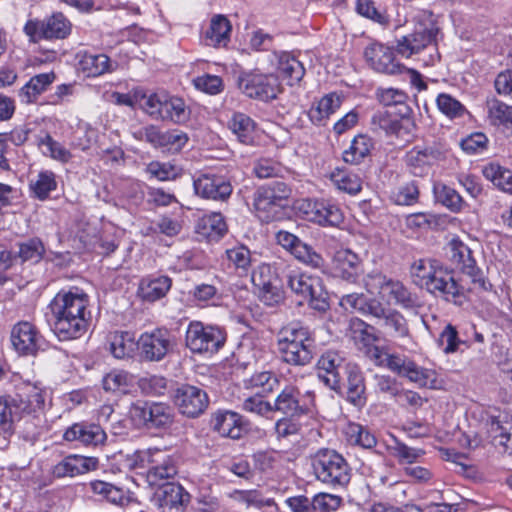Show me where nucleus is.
Instances as JSON below:
<instances>
[{
  "label": "nucleus",
  "instance_id": "6e6d98bb",
  "mask_svg": "<svg viewBox=\"0 0 512 512\" xmlns=\"http://www.w3.org/2000/svg\"><path fill=\"white\" fill-rule=\"evenodd\" d=\"M133 377L126 371L113 370L103 377V389L107 392L126 393L132 383Z\"/></svg>",
  "mask_w": 512,
  "mask_h": 512
},
{
  "label": "nucleus",
  "instance_id": "cd10ccee",
  "mask_svg": "<svg viewBox=\"0 0 512 512\" xmlns=\"http://www.w3.org/2000/svg\"><path fill=\"white\" fill-rule=\"evenodd\" d=\"M11 342L16 351L33 355L40 348L41 336L29 322H19L12 328Z\"/></svg>",
  "mask_w": 512,
  "mask_h": 512
},
{
  "label": "nucleus",
  "instance_id": "1a4fd4ad",
  "mask_svg": "<svg viewBox=\"0 0 512 512\" xmlns=\"http://www.w3.org/2000/svg\"><path fill=\"white\" fill-rule=\"evenodd\" d=\"M23 31L32 43L42 39H65L71 34L72 23L63 13L57 12L44 20L29 19Z\"/></svg>",
  "mask_w": 512,
  "mask_h": 512
},
{
  "label": "nucleus",
  "instance_id": "13d9d810",
  "mask_svg": "<svg viewBox=\"0 0 512 512\" xmlns=\"http://www.w3.org/2000/svg\"><path fill=\"white\" fill-rule=\"evenodd\" d=\"M434 193L437 201L452 212H459L464 206L462 197L454 188L438 184L434 187Z\"/></svg>",
  "mask_w": 512,
  "mask_h": 512
},
{
  "label": "nucleus",
  "instance_id": "f3484780",
  "mask_svg": "<svg viewBox=\"0 0 512 512\" xmlns=\"http://www.w3.org/2000/svg\"><path fill=\"white\" fill-rule=\"evenodd\" d=\"M314 397L312 391H307L302 399L296 386L286 385L276 396L272 404V411L292 417L305 415L315 406Z\"/></svg>",
  "mask_w": 512,
  "mask_h": 512
},
{
  "label": "nucleus",
  "instance_id": "69168bd1",
  "mask_svg": "<svg viewBox=\"0 0 512 512\" xmlns=\"http://www.w3.org/2000/svg\"><path fill=\"white\" fill-rule=\"evenodd\" d=\"M436 103L439 110L449 118L461 117L466 112L462 103L446 93L439 94Z\"/></svg>",
  "mask_w": 512,
  "mask_h": 512
},
{
  "label": "nucleus",
  "instance_id": "c756f323",
  "mask_svg": "<svg viewBox=\"0 0 512 512\" xmlns=\"http://www.w3.org/2000/svg\"><path fill=\"white\" fill-rule=\"evenodd\" d=\"M374 280L380 288L394 300L395 304L400 305L404 309H413L419 306V299L412 294L407 287L399 281H393L380 274L369 277Z\"/></svg>",
  "mask_w": 512,
  "mask_h": 512
},
{
  "label": "nucleus",
  "instance_id": "72a5a7b5",
  "mask_svg": "<svg viewBox=\"0 0 512 512\" xmlns=\"http://www.w3.org/2000/svg\"><path fill=\"white\" fill-rule=\"evenodd\" d=\"M278 74L287 81V84L299 83L305 75L303 64L288 52H275L273 54Z\"/></svg>",
  "mask_w": 512,
  "mask_h": 512
},
{
  "label": "nucleus",
  "instance_id": "0e129e2a",
  "mask_svg": "<svg viewBox=\"0 0 512 512\" xmlns=\"http://www.w3.org/2000/svg\"><path fill=\"white\" fill-rule=\"evenodd\" d=\"M38 145L42 148L44 154L55 160L66 163L71 159L70 151L48 134L39 140Z\"/></svg>",
  "mask_w": 512,
  "mask_h": 512
},
{
  "label": "nucleus",
  "instance_id": "680f3d73",
  "mask_svg": "<svg viewBox=\"0 0 512 512\" xmlns=\"http://www.w3.org/2000/svg\"><path fill=\"white\" fill-rule=\"evenodd\" d=\"M253 171L257 178L266 179L282 177L287 172V169L278 161L270 158H261L254 164Z\"/></svg>",
  "mask_w": 512,
  "mask_h": 512
},
{
  "label": "nucleus",
  "instance_id": "6ab92c4d",
  "mask_svg": "<svg viewBox=\"0 0 512 512\" xmlns=\"http://www.w3.org/2000/svg\"><path fill=\"white\" fill-rule=\"evenodd\" d=\"M299 210L303 212L308 221L322 226H338L344 219L339 206L325 199L304 200L300 204Z\"/></svg>",
  "mask_w": 512,
  "mask_h": 512
},
{
  "label": "nucleus",
  "instance_id": "f704fd0d",
  "mask_svg": "<svg viewBox=\"0 0 512 512\" xmlns=\"http://www.w3.org/2000/svg\"><path fill=\"white\" fill-rule=\"evenodd\" d=\"M488 433L495 446L512 454V418L507 415L503 418L492 417L488 423Z\"/></svg>",
  "mask_w": 512,
  "mask_h": 512
},
{
  "label": "nucleus",
  "instance_id": "052dcab7",
  "mask_svg": "<svg viewBox=\"0 0 512 512\" xmlns=\"http://www.w3.org/2000/svg\"><path fill=\"white\" fill-rule=\"evenodd\" d=\"M19 250L16 257L22 262H39L45 252L44 245L39 238H30L18 244Z\"/></svg>",
  "mask_w": 512,
  "mask_h": 512
},
{
  "label": "nucleus",
  "instance_id": "4c0bfd02",
  "mask_svg": "<svg viewBox=\"0 0 512 512\" xmlns=\"http://www.w3.org/2000/svg\"><path fill=\"white\" fill-rule=\"evenodd\" d=\"M54 72L40 73L32 78L19 90L21 102L29 104L37 100L38 96L45 92L55 81Z\"/></svg>",
  "mask_w": 512,
  "mask_h": 512
},
{
  "label": "nucleus",
  "instance_id": "603ef678",
  "mask_svg": "<svg viewBox=\"0 0 512 512\" xmlns=\"http://www.w3.org/2000/svg\"><path fill=\"white\" fill-rule=\"evenodd\" d=\"M57 182L55 174L51 171H42L36 178L31 179L29 188L33 197L39 200H45L48 198L51 191L55 190Z\"/></svg>",
  "mask_w": 512,
  "mask_h": 512
},
{
  "label": "nucleus",
  "instance_id": "79ce46f5",
  "mask_svg": "<svg viewBox=\"0 0 512 512\" xmlns=\"http://www.w3.org/2000/svg\"><path fill=\"white\" fill-rule=\"evenodd\" d=\"M329 179L337 190L351 196L362 190L361 178L349 170L337 168L330 173Z\"/></svg>",
  "mask_w": 512,
  "mask_h": 512
},
{
  "label": "nucleus",
  "instance_id": "4d7b16f0",
  "mask_svg": "<svg viewBox=\"0 0 512 512\" xmlns=\"http://www.w3.org/2000/svg\"><path fill=\"white\" fill-rule=\"evenodd\" d=\"M164 110V120L180 124L189 119L190 111L182 98L167 94Z\"/></svg>",
  "mask_w": 512,
  "mask_h": 512
},
{
  "label": "nucleus",
  "instance_id": "5701e85b",
  "mask_svg": "<svg viewBox=\"0 0 512 512\" xmlns=\"http://www.w3.org/2000/svg\"><path fill=\"white\" fill-rule=\"evenodd\" d=\"M425 290L435 297L455 304H461L464 297V288L454 279L452 273L443 266Z\"/></svg>",
  "mask_w": 512,
  "mask_h": 512
},
{
  "label": "nucleus",
  "instance_id": "49530a36",
  "mask_svg": "<svg viewBox=\"0 0 512 512\" xmlns=\"http://www.w3.org/2000/svg\"><path fill=\"white\" fill-rule=\"evenodd\" d=\"M198 232L209 240H218L227 232V225L221 213L213 212L201 218Z\"/></svg>",
  "mask_w": 512,
  "mask_h": 512
},
{
  "label": "nucleus",
  "instance_id": "e433bc0d",
  "mask_svg": "<svg viewBox=\"0 0 512 512\" xmlns=\"http://www.w3.org/2000/svg\"><path fill=\"white\" fill-rule=\"evenodd\" d=\"M172 280L168 276L146 277L140 281L138 294L148 302L164 297L170 290Z\"/></svg>",
  "mask_w": 512,
  "mask_h": 512
},
{
  "label": "nucleus",
  "instance_id": "b1692460",
  "mask_svg": "<svg viewBox=\"0 0 512 512\" xmlns=\"http://www.w3.org/2000/svg\"><path fill=\"white\" fill-rule=\"evenodd\" d=\"M364 57L376 72L389 75L402 72L403 66L396 61L392 48L381 43L375 42L366 47Z\"/></svg>",
  "mask_w": 512,
  "mask_h": 512
},
{
  "label": "nucleus",
  "instance_id": "bb28decb",
  "mask_svg": "<svg viewBox=\"0 0 512 512\" xmlns=\"http://www.w3.org/2000/svg\"><path fill=\"white\" fill-rule=\"evenodd\" d=\"M342 364L343 358L337 352H325L316 364L318 380L329 389L337 391L340 388Z\"/></svg>",
  "mask_w": 512,
  "mask_h": 512
},
{
  "label": "nucleus",
  "instance_id": "37998d69",
  "mask_svg": "<svg viewBox=\"0 0 512 512\" xmlns=\"http://www.w3.org/2000/svg\"><path fill=\"white\" fill-rule=\"evenodd\" d=\"M341 106V98L336 93H330L322 97L309 111L310 120L320 125L335 113Z\"/></svg>",
  "mask_w": 512,
  "mask_h": 512
},
{
  "label": "nucleus",
  "instance_id": "58836bf2",
  "mask_svg": "<svg viewBox=\"0 0 512 512\" xmlns=\"http://www.w3.org/2000/svg\"><path fill=\"white\" fill-rule=\"evenodd\" d=\"M231 23L224 15H214L206 31L208 44L214 47L226 46L230 40Z\"/></svg>",
  "mask_w": 512,
  "mask_h": 512
},
{
  "label": "nucleus",
  "instance_id": "c85d7f7f",
  "mask_svg": "<svg viewBox=\"0 0 512 512\" xmlns=\"http://www.w3.org/2000/svg\"><path fill=\"white\" fill-rule=\"evenodd\" d=\"M98 464L96 457L69 455L53 467L52 473L57 478L75 477L97 469Z\"/></svg>",
  "mask_w": 512,
  "mask_h": 512
},
{
  "label": "nucleus",
  "instance_id": "a878e982",
  "mask_svg": "<svg viewBox=\"0 0 512 512\" xmlns=\"http://www.w3.org/2000/svg\"><path fill=\"white\" fill-rule=\"evenodd\" d=\"M63 437L66 441H77L84 446L98 447L105 443L107 434L99 424L79 422L70 426Z\"/></svg>",
  "mask_w": 512,
  "mask_h": 512
},
{
  "label": "nucleus",
  "instance_id": "dca6fc26",
  "mask_svg": "<svg viewBox=\"0 0 512 512\" xmlns=\"http://www.w3.org/2000/svg\"><path fill=\"white\" fill-rule=\"evenodd\" d=\"M446 148L441 142L417 145L405 155V163L415 176H423L436 163L445 159Z\"/></svg>",
  "mask_w": 512,
  "mask_h": 512
},
{
  "label": "nucleus",
  "instance_id": "aec40b11",
  "mask_svg": "<svg viewBox=\"0 0 512 512\" xmlns=\"http://www.w3.org/2000/svg\"><path fill=\"white\" fill-rule=\"evenodd\" d=\"M193 188L197 196L215 201H226L233 190L224 177L201 172L193 176Z\"/></svg>",
  "mask_w": 512,
  "mask_h": 512
},
{
  "label": "nucleus",
  "instance_id": "7c9ffc66",
  "mask_svg": "<svg viewBox=\"0 0 512 512\" xmlns=\"http://www.w3.org/2000/svg\"><path fill=\"white\" fill-rule=\"evenodd\" d=\"M211 426L219 435L231 439L241 438L244 431L242 417L233 411H217L214 413Z\"/></svg>",
  "mask_w": 512,
  "mask_h": 512
},
{
  "label": "nucleus",
  "instance_id": "4be33fe9",
  "mask_svg": "<svg viewBox=\"0 0 512 512\" xmlns=\"http://www.w3.org/2000/svg\"><path fill=\"white\" fill-rule=\"evenodd\" d=\"M373 318L377 332L383 338L403 339L410 336L407 320L395 309L385 308L381 303L379 311Z\"/></svg>",
  "mask_w": 512,
  "mask_h": 512
},
{
  "label": "nucleus",
  "instance_id": "c03bdc74",
  "mask_svg": "<svg viewBox=\"0 0 512 512\" xmlns=\"http://www.w3.org/2000/svg\"><path fill=\"white\" fill-rule=\"evenodd\" d=\"M110 351L117 359L131 357L137 348L133 334L128 331H115L109 336Z\"/></svg>",
  "mask_w": 512,
  "mask_h": 512
},
{
  "label": "nucleus",
  "instance_id": "423d86ee",
  "mask_svg": "<svg viewBox=\"0 0 512 512\" xmlns=\"http://www.w3.org/2000/svg\"><path fill=\"white\" fill-rule=\"evenodd\" d=\"M291 193V188L282 181L259 187L253 196L256 216L263 222L280 219Z\"/></svg>",
  "mask_w": 512,
  "mask_h": 512
},
{
  "label": "nucleus",
  "instance_id": "20e7f679",
  "mask_svg": "<svg viewBox=\"0 0 512 512\" xmlns=\"http://www.w3.org/2000/svg\"><path fill=\"white\" fill-rule=\"evenodd\" d=\"M438 34L439 27L433 20L420 21L415 25L413 32L397 40L396 50L400 55L409 58L428 48L433 52L423 61L427 66L434 65L440 59L436 48Z\"/></svg>",
  "mask_w": 512,
  "mask_h": 512
},
{
  "label": "nucleus",
  "instance_id": "ddd939ff",
  "mask_svg": "<svg viewBox=\"0 0 512 512\" xmlns=\"http://www.w3.org/2000/svg\"><path fill=\"white\" fill-rule=\"evenodd\" d=\"M237 85L246 96L261 101L273 100L281 92L279 78L274 74L242 73Z\"/></svg>",
  "mask_w": 512,
  "mask_h": 512
},
{
  "label": "nucleus",
  "instance_id": "864d4df0",
  "mask_svg": "<svg viewBox=\"0 0 512 512\" xmlns=\"http://www.w3.org/2000/svg\"><path fill=\"white\" fill-rule=\"evenodd\" d=\"M488 118L494 126H512V106L498 100L491 99L487 102Z\"/></svg>",
  "mask_w": 512,
  "mask_h": 512
},
{
  "label": "nucleus",
  "instance_id": "c9c22d12",
  "mask_svg": "<svg viewBox=\"0 0 512 512\" xmlns=\"http://www.w3.org/2000/svg\"><path fill=\"white\" fill-rule=\"evenodd\" d=\"M340 305L350 312H359L364 316L374 317L379 311L381 302L375 298H368L362 293H351L340 298Z\"/></svg>",
  "mask_w": 512,
  "mask_h": 512
},
{
  "label": "nucleus",
  "instance_id": "e2e57ef3",
  "mask_svg": "<svg viewBox=\"0 0 512 512\" xmlns=\"http://www.w3.org/2000/svg\"><path fill=\"white\" fill-rule=\"evenodd\" d=\"M351 331L355 339H359L365 345H370L380 339L377 327L367 324L361 319H352L350 323Z\"/></svg>",
  "mask_w": 512,
  "mask_h": 512
},
{
  "label": "nucleus",
  "instance_id": "5fc2aeb1",
  "mask_svg": "<svg viewBox=\"0 0 512 512\" xmlns=\"http://www.w3.org/2000/svg\"><path fill=\"white\" fill-rule=\"evenodd\" d=\"M345 434L351 444L358 445L364 449H372L377 444L376 437L369 429L358 423L348 424Z\"/></svg>",
  "mask_w": 512,
  "mask_h": 512
},
{
  "label": "nucleus",
  "instance_id": "09e8293b",
  "mask_svg": "<svg viewBox=\"0 0 512 512\" xmlns=\"http://www.w3.org/2000/svg\"><path fill=\"white\" fill-rule=\"evenodd\" d=\"M244 386L247 389L255 390L257 394H269L279 386V379L271 371H259L245 379Z\"/></svg>",
  "mask_w": 512,
  "mask_h": 512
},
{
  "label": "nucleus",
  "instance_id": "a18cd8bd",
  "mask_svg": "<svg viewBox=\"0 0 512 512\" xmlns=\"http://www.w3.org/2000/svg\"><path fill=\"white\" fill-rule=\"evenodd\" d=\"M347 373V400L356 407H363L366 403L364 376L355 366L350 367Z\"/></svg>",
  "mask_w": 512,
  "mask_h": 512
},
{
  "label": "nucleus",
  "instance_id": "338daca9",
  "mask_svg": "<svg viewBox=\"0 0 512 512\" xmlns=\"http://www.w3.org/2000/svg\"><path fill=\"white\" fill-rule=\"evenodd\" d=\"M392 455L397 458L400 464H413L418 458L424 455V451L420 448L407 446L405 443L395 439L394 445L390 447Z\"/></svg>",
  "mask_w": 512,
  "mask_h": 512
},
{
  "label": "nucleus",
  "instance_id": "0eeeda50",
  "mask_svg": "<svg viewBox=\"0 0 512 512\" xmlns=\"http://www.w3.org/2000/svg\"><path fill=\"white\" fill-rule=\"evenodd\" d=\"M284 273L286 285L293 293L307 301L312 309L324 312L329 308L327 292L319 277L291 266H287Z\"/></svg>",
  "mask_w": 512,
  "mask_h": 512
},
{
  "label": "nucleus",
  "instance_id": "39448f33",
  "mask_svg": "<svg viewBox=\"0 0 512 512\" xmlns=\"http://www.w3.org/2000/svg\"><path fill=\"white\" fill-rule=\"evenodd\" d=\"M317 480L332 488H344L350 482L351 469L344 457L331 449H320L312 458Z\"/></svg>",
  "mask_w": 512,
  "mask_h": 512
},
{
  "label": "nucleus",
  "instance_id": "393cba45",
  "mask_svg": "<svg viewBox=\"0 0 512 512\" xmlns=\"http://www.w3.org/2000/svg\"><path fill=\"white\" fill-rule=\"evenodd\" d=\"M190 501L189 493L179 484L166 483L155 495V505L160 512H181Z\"/></svg>",
  "mask_w": 512,
  "mask_h": 512
},
{
  "label": "nucleus",
  "instance_id": "a19ab883",
  "mask_svg": "<svg viewBox=\"0 0 512 512\" xmlns=\"http://www.w3.org/2000/svg\"><path fill=\"white\" fill-rule=\"evenodd\" d=\"M443 265L434 259H419L411 266V276L415 285L426 289Z\"/></svg>",
  "mask_w": 512,
  "mask_h": 512
},
{
  "label": "nucleus",
  "instance_id": "3c124183",
  "mask_svg": "<svg viewBox=\"0 0 512 512\" xmlns=\"http://www.w3.org/2000/svg\"><path fill=\"white\" fill-rule=\"evenodd\" d=\"M80 67L88 77L100 76L111 71L110 59L105 54L85 53L80 60Z\"/></svg>",
  "mask_w": 512,
  "mask_h": 512
},
{
  "label": "nucleus",
  "instance_id": "774afa93",
  "mask_svg": "<svg viewBox=\"0 0 512 512\" xmlns=\"http://www.w3.org/2000/svg\"><path fill=\"white\" fill-rule=\"evenodd\" d=\"M312 503L315 506L314 512H333L340 507L342 498L329 493H318L312 497Z\"/></svg>",
  "mask_w": 512,
  "mask_h": 512
},
{
  "label": "nucleus",
  "instance_id": "a211bd4d",
  "mask_svg": "<svg viewBox=\"0 0 512 512\" xmlns=\"http://www.w3.org/2000/svg\"><path fill=\"white\" fill-rule=\"evenodd\" d=\"M276 240L285 250L289 251L298 261L314 269L324 270L325 259L314 248L303 242L296 235L280 230L276 234Z\"/></svg>",
  "mask_w": 512,
  "mask_h": 512
},
{
  "label": "nucleus",
  "instance_id": "9d476101",
  "mask_svg": "<svg viewBox=\"0 0 512 512\" xmlns=\"http://www.w3.org/2000/svg\"><path fill=\"white\" fill-rule=\"evenodd\" d=\"M447 249L449 261L462 273L470 277L473 285L472 289L488 291L491 288V284L477 267L476 261L472 257V251L466 244L458 239H453L449 242Z\"/></svg>",
  "mask_w": 512,
  "mask_h": 512
},
{
  "label": "nucleus",
  "instance_id": "f8f14e48",
  "mask_svg": "<svg viewBox=\"0 0 512 512\" xmlns=\"http://www.w3.org/2000/svg\"><path fill=\"white\" fill-rule=\"evenodd\" d=\"M223 331L214 326H205L203 323L191 322L186 331V346L198 354H214L225 343Z\"/></svg>",
  "mask_w": 512,
  "mask_h": 512
},
{
  "label": "nucleus",
  "instance_id": "7ed1b4c3",
  "mask_svg": "<svg viewBox=\"0 0 512 512\" xmlns=\"http://www.w3.org/2000/svg\"><path fill=\"white\" fill-rule=\"evenodd\" d=\"M277 348L285 363L305 366L313 359L314 340L307 327L290 323L277 333Z\"/></svg>",
  "mask_w": 512,
  "mask_h": 512
},
{
  "label": "nucleus",
  "instance_id": "8fccbe9b",
  "mask_svg": "<svg viewBox=\"0 0 512 512\" xmlns=\"http://www.w3.org/2000/svg\"><path fill=\"white\" fill-rule=\"evenodd\" d=\"M167 99V93H143L139 98V107L152 119L164 120V108Z\"/></svg>",
  "mask_w": 512,
  "mask_h": 512
},
{
  "label": "nucleus",
  "instance_id": "473e14b6",
  "mask_svg": "<svg viewBox=\"0 0 512 512\" xmlns=\"http://www.w3.org/2000/svg\"><path fill=\"white\" fill-rule=\"evenodd\" d=\"M88 487L98 500L117 506H124L129 503V491L111 482L92 480L88 483Z\"/></svg>",
  "mask_w": 512,
  "mask_h": 512
},
{
  "label": "nucleus",
  "instance_id": "2eb2a0df",
  "mask_svg": "<svg viewBox=\"0 0 512 512\" xmlns=\"http://www.w3.org/2000/svg\"><path fill=\"white\" fill-rule=\"evenodd\" d=\"M129 414L135 424L149 429L166 428L173 422V410L164 403L137 401L131 405Z\"/></svg>",
  "mask_w": 512,
  "mask_h": 512
},
{
  "label": "nucleus",
  "instance_id": "4468645a",
  "mask_svg": "<svg viewBox=\"0 0 512 512\" xmlns=\"http://www.w3.org/2000/svg\"><path fill=\"white\" fill-rule=\"evenodd\" d=\"M142 463L147 464L146 480L150 486H161L162 482L177 474L176 459L159 449L147 450L139 454Z\"/></svg>",
  "mask_w": 512,
  "mask_h": 512
},
{
  "label": "nucleus",
  "instance_id": "bf43d9fd",
  "mask_svg": "<svg viewBox=\"0 0 512 512\" xmlns=\"http://www.w3.org/2000/svg\"><path fill=\"white\" fill-rule=\"evenodd\" d=\"M146 173L159 181H170L181 175V169L171 162L152 161L146 166Z\"/></svg>",
  "mask_w": 512,
  "mask_h": 512
},
{
  "label": "nucleus",
  "instance_id": "de8ad7c7",
  "mask_svg": "<svg viewBox=\"0 0 512 512\" xmlns=\"http://www.w3.org/2000/svg\"><path fill=\"white\" fill-rule=\"evenodd\" d=\"M372 147V138L359 134L353 138L349 148L343 152V160L346 163L359 164L370 154Z\"/></svg>",
  "mask_w": 512,
  "mask_h": 512
},
{
  "label": "nucleus",
  "instance_id": "9b49d317",
  "mask_svg": "<svg viewBox=\"0 0 512 512\" xmlns=\"http://www.w3.org/2000/svg\"><path fill=\"white\" fill-rule=\"evenodd\" d=\"M175 338L166 328H154L143 332L137 340V349L142 360L159 362L174 348Z\"/></svg>",
  "mask_w": 512,
  "mask_h": 512
},
{
  "label": "nucleus",
  "instance_id": "2f4dec72",
  "mask_svg": "<svg viewBox=\"0 0 512 512\" xmlns=\"http://www.w3.org/2000/svg\"><path fill=\"white\" fill-rule=\"evenodd\" d=\"M333 270L337 277L355 282L360 274V259L349 249H340L333 257Z\"/></svg>",
  "mask_w": 512,
  "mask_h": 512
},
{
  "label": "nucleus",
  "instance_id": "f257e3e1",
  "mask_svg": "<svg viewBox=\"0 0 512 512\" xmlns=\"http://www.w3.org/2000/svg\"><path fill=\"white\" fill-rule=\"evenodd\" d=\"M89 296L78 288L59 291L48 305L47 320L61 341L80 338L91 320Z\"/></svg>",
  "mask_w": 512,
  "mask_h": 512
},
{
  "label": "nucleus",
  "instance_id": "412c9836",
  "mask_svg": "<svg viewBox=\"0 0 512 512\" xmlns=\"http://www.w3.org/2000/svg\"><path fill=\"white\" fill-rule=\"evenodd\" d=\"M174 403L180 413L194 418L206 410L209 404V398L203 389L184 384L175 390Z\"/></svg>",
  "mask_w": 512,
  "mask_h": 512
},
{
  "label": "nucleus",
  "instance_id": "ea45409f",
  "mask_svg": "<svg viewBox=\"0 0 512 512\" xmlns=\"http://www.w3.org/2000/svg\"><path fill=\"white\" fill-rule=\"evenodd\" d=\"M228 127L237 139L251 145L255 139V122L246 114L235 112L228 121Z\"/></svg>",
  "mask_w": 512,
  "mask_h": 512
},
{
  "label": "nucleus",
  "instance_id": "f03ea898",
  "mask_svg": "<svg viewBox=\"0 0 512 512\" xmlns=\"http://www.w3.org/2000/svg\"><path fill=\"white\" fill-rule=\"evenodd\" d=\"M44 402L43 390L34 384H25L15 395L0 396V431L8 432L14 422L35 417Z\"/></svg>",
  "mask_w": 512,
  "mask_h": 512
},
{
  "label": "nucleus",
  "instance_id": "6e6552de",
  "mask_svg": "<svg viewBox=\"0 0 512 512\" xmlns=\"http://www.w3.org/2000/svg\"><path fill=\"white\" fill-rule=\"evenodd\" d=\"M385 360V368L401 377H406L419 387L429 389H439L441 387L436 371L418 366L406 355L389 353Z\"/></svg>",
  "mask_w": 512,
  "mask_h": 512
}]
</instances>
